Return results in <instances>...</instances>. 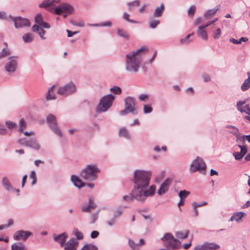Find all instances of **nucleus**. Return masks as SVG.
<instances>
[{
  "instance_id": "18",
  "label": "nucleus",
  "mask_w": 250,
  "mask_h": 250,
  "mask_svg": "<svg viewBox=\"0 0 250 250\" xmlns=\"http://www.w3.org/2000/svg\"><path fill=\"white\" fill-rule=\"evenodd\" d=\"M19 143L21 145L31 147L37 150L40 148V145L35 140H26L25 139H21L19 140Z\"/></svg>"
},
{
  "instance_id": "43",
  "label": "nucleus",
  "mask_w": 250,
  "mask_h": 250,
  "mask_svg": "<svg viewBox=\"0 0 250 250\" xmlns=\"http://www.w3.org/2000/svg\"><path fill=\"white\" fill-rule=\"evenodd\" d=\"M26 123L24 119H22L20 121V128H19V131L20 132H22L23 130L26 127Z\"/></svg>"
},
{
  "instance_id": "63",
  "label": "nucleus",
  "mask_w": 250,
  "mask_h": 250,
  "mask_svg": "<svg viewBox=\"0 0 250 250\" xmlns=\"http://www.w3.org/2000/svg\"><path fill=\"white\" fill-rule=\"evenodd\" d=\"M203 77L204 78V81L206 82H208L210 81V77L208 74H204L203 76Z\"/></svg>"
},
{
  "instance_id": "20",
  "label": "nucleus",
  "mask_w": 250,
  "mask_h": 250,
  "mask_svg": "<svg viewBox=\"0 0 250 250\" xmlns=\"http://www.w3.org/2000/svg\"><path fill=\"white\" fill-rule=\"evenodd\" d=\"M78 243L76 239L74 238H71L66 243L65 242V244L62 247L64 248L65 250H76V246L78 245Z\"/></svg>"
},
{
  "instance_id": "59",
  "label": "nucleus",
  "mask_w": 250,
  "mask_h": 250,
  "mask_svg": "<svg viewBox=\"0 0 250 250\" xmlns=\"http://www.w3.org/2000/svg\"><path fill=\"white\" fill-rule=\"evenodd\" d=\"M139 99L142 101H145L148 98V96L146 94H142L139 96Z\"/></svg>"
},
{
  "instance_id": "32",
  "label": "nucleus",
  "mask_w": 250,
  "mask_h": 250,
  "mask_svg": "<svg viewBox=\"0 0 250 250\" xmlns=\"http://www.w3.org/2000/svg\"><path fill=\"white\" fill-rule=\"evenodd\" d=\"M72 233L77 238L76 240H82L83 238V233L79 230L77 228H74L72 231Z\"/></svg>"
},
{
  "instance_id": "34",
  "label": "nucleus",
  "mask_w": 250,
  "mask_h": 250,
  "mask_svg": "<svg viewBox=\"0 0 250 250\" xmlns=\"http://www.w3.org/2000/svg\"><path fill=\"white\" fill-rule=\"evenodd\" d=\"M250 87V77L247 79L245 80L242 85H241V89L242 91H244L248 89Z\"/></svg>"
},
{
  "instance_id": "57",
  "label": "nucleus",
  "mask_w": 250,
  "mask_h": 250,
  "mask_svg": "<svg viewBox=\"0 0 250 250\" xmlns=\"http://www.w3.org/2000/svg\"><path fill=\"white\" fill-rule=\"evenodd\" d=\"M99 235V232L96 230H93L91 232L90 237L92 239L97 238Z\"/></svg>"
},
{
  "instance_id": "51",
  "label": "nucleus",
  "mask_w": 250,
  "mask_h": 250,
  "mask_svg": "<svg viewBox=\"0 0 250 250\" xmlns=\"http://www.w3.org/2000/svg\"><path fill=\"white\" fill-rule=\"evenodd\" d=\"M12 17L10 16H7L6 14L4 12H0V19L9 20H11Z\"/></svg>"
},
{
  "instance_id": "49",
  "label": "nucleus",
  "mask_w": 250,
  "mask_h": 250,
  "mask_svg": "<svg viewBox=\"0 0 250 250\" xmlns=\"http://www.w3.org/2000/svg\"><path fill=\"white\" fill-rule=\"evenodd\" d=\"M152 111V108L150 105L145 104L144 106V112L145 113H149Z\"/></svg>"
},
{
  "instance_id": "61",
  "label": "nucleus",
  "mask_w": 250,
  "mask_h": 250,
  "mask_svg": "<svg viewBox=\"0 0 250 250\" xmlns=\"http://www.w3.org/2000/svg\"><path fill=\"white\" fill-rule=\"evenodd\" d=\"M27 178V175L26 174L24 175L23 176L22 179V181H21V187L22 188H23L24 187Z\"/></svg>"
},
{
  "instance_id": "41",
  "label": "nucleus",
  "mask_w": 250,
  "mask_h": 250,
  "mask_svg": "<svg viewBox=\"0 0 250 250\" xmlns=\"http://www.w3.org/2000/svg\"><path fill=\"white\" fill-rule=\"evenodd\" d=\"M191 36V35H188L186 38L181 39L180 40V42L182 44H187L190 42L192 40H190L189 38Z\"/></svg>"
},
{
  "instance_id": "60",
  "label": "nucleus",
  "mask_w": 250,
  "mask_h": 250,
  "mask_svg": "<svg viewBox=\"0 0 250 250\" xmlns=\"http://www.w3.org/2000/svg\"><path fill=\"white\" fill-rule=\"evenodd\" d=\"M122 213H123L122 210L118 209L116 210V211H115L113 215L115 217L117 218L118 216L121 215L122 214Z\"/></svg>"
},
{
  "instance_id": "1",
  "label": "nucleus",
  "mask_w": 250,
  "mask_h": 250,
  "mask_svg": "<svg viewBox=\"0 0 250 250\" xmlns=\"http://www.w3.org/2000/svg\"><path fill=\"white\" fill-rule=\"evenodd\" d=\"M152 173L149 171L136 169L133 172L131 180L133 187L129 195H125L123 200L127 202L136 200L144 203L148 197L153 196L156 191V186L149 185Z\"/></svg>"
},
{
  "instance_id": "5",
  "label": "nucleus",
  "mask_w": 250,
  "mask_h": 250,
  "mask_svg": "<svg viewBox=\"0 0 250 250\" xmlns=\"http://www.w3.org/2000/svg\"><path fill=\"white\" fill-rule=\"evenodd\" d=\"M35 20L36 24L33 26L32 28V31L36 32L42 39H45L46 38L44 36L45 31L43 29L49 28V24L43 21L42 15L40 14H38L36 15Z\"/></svg>"
},
{
  "instance_id": "30",
  "label": "nucleus",
  "mask_w": 250,
  "mask_h": 250,
  "mask_svg": "<svg viewBox=\"0 0 250 250\" xmlns=\"http://www.w3.org/2000/svg\"><path fill=\"white\" fill-rule=\"evenodd\" d=\"M207 250H216L220 248L219 245L214 243H205Z\"/></svg>"
},
{
  "instance_id": "54",
  "label": "nucleus",
  "mask_w": 250,
  "mask_h": 250,
  "mask_svg": "<svg viewBox=\"0 0 250 250\" xmlns=\"http://www.w3.org/2000/svg\"><path fill=\"white\" fill-rule=\"evenodd\" d=\"M6 125L7 127L9 129H13L16 128V124L11 121H7L6 122Z\"/></svg>"
},
{
  "instance_id": "3",
  "label": "nucleus",
  "mask_w": 250,
  "mask_h": 250,
  "mask_svg": "<svg viewBox=\"0 0 250 250\" xmlns=\"http://www.w3.org/2000/svg\"><path fill=\"white\" fill-rule=\"evenodd\" d=\"M147 51L146 47H143L136 51L126 55V69L131 72H136L140 67L142 57Z\"/></svg>"
},
{
  "instance_id": "13",
  "label": "nucleus",
  "mask_w": 250,
  "mask_h": 250,
  "mask_svg": "<svg viewBox=\"0 0 250 250\" xmlns=\"http://www.w3.org/2000/svg\"><path fill=\"white\" fill-rule=\"evenodd\" d=\"M32 235V233L29 231L20 230L17 231L13 235V238L15 240H22L25 241L27 238Z\"/></svg>"
},
{
  "instance_id": "56",
  "label": "nucleus",
  "mask_w": 250,
  "mask_h": 250,
  "mask_svg": "<svg viewBox=\"0 0 250 250\" xmlns=\"http://www.w3.org/2000/svg\"><path fill=\"white\" fill-rule=\"evenodd\" d=\"M238 139L240 140H242L243 141H248L249 142H250V135H243L240 136Z\"/></svg>"
},
{
  "instance_id": "15",
  "label": "nucleus",
  "mask_w": 250,
  "mask_h": 250,
  "mask_svg": "<svg viewBox=\"0 0 250 250\" xmlns=\"http://www.w3.org/2000/svg\"><path fill=\"white\" fill-rule=\"evenodd\" d=\"M125 107L129 112H131L134 114H137V111L135 107V100L133 98L127 97L125 100Z\"/></svg>"
},
{
  "instance_id": "53",
  "label": "nucleus",
  "mask_w": 250,
  "mask_h": 250,
  "mask_svg": "<svg viewBox=\"0 0 250 250\" xmlns=\"http://www.w3.org/2000/svg\"><path fill=\"white\" fill-rule=\"evenodd\" d=\"M196 10V6L193 5L190 7L188 11V14L189 16L192 17L193 16L194 13Z\"/></svg>"
},
{
  "instance_id": "16",
  "label": "nucleus",
  "mask_w": 250,
  "mask_h": 250,
  "mask_svg": "<svg viewBox=\"0 0 250 250\" xmlns=\"http://www.w3.org/2000/svg\"><path fill=\"white\" fill-rule=\"evenodd\" d=\"M11 20L14 21L16 28L28 26L30 25V21L27 19L21 18V17H18L16 18H12Z\"/></svg>"
},
{
  "instance_id": "50",
  "label": "nucleus",
  "mask_w": 250,
  "mask_h": 250,
  "mask_svg": "<svg viewBox=\"0 0 250 250\" xmlns=\"http://www.w3.org/2000/svg\"><path fill=\"white\" fill-rule=\"evenodd\" d=\"M118 34L119 36L125 38L128 37L127 33L125 31L122 29H119L118 30Z\"/></svg>"
},
{
  "instance_id": "36",
  "label": "nucleus",
  "mask_w": 250,
  "mask_h": 250,
  "mask_svg": "<svg viewBox=\"0 0 250 250\" xmlns=\"http://www.w3.org/2000/svg\"><path fill=\"white\" fill-rule=\"evenodd\" d=\"M22 39L25 42H30L33 41V36L31 33H27L23 36Z\"/></svg>"
},
{
  "instance_id": "55",
  "label": "nucleus",
  "mask_w": 250,
  "mask_h": 250,
  "mask_svg": "<svg viewBox=\"0 0 250 250\" xmlns=\"http://www.w3.org/2000/svg\"><path fill=\"white\" fill-rule=\"evenodd\" d=\"M194 250H207L206 246L204 243L201 245H197L194 247Z\"/></svg>"
},
{
  "instance_id": "14",
  "label": "nucleus",
  "mask_w": 250,
  "mask_h": 250,
  "mask_svg": "<svg viewBox=\"0 0 250 250\" xmlns=\"http://www.w3.org/2000/svg\"><path fill=\"white\" fill-rule=\"evenodd\" d=\"M244 102L239 101L237 103V107L238 110L241 112H245L248 114L245 116V119L250 122V104H246Z\"/></svg>"
},
{
  "instance_id": "46",
  "label": "nucleus",
  "mask_w": 250,
  "mask_h": 250,
  "mask_svg": "<svg viewBox=\"0 0 250 250\" xmlns=\"http://www.w3.org/2000/svg\"><path fill=\"white\" fill-rule=\"evenodd\" d=\"M116 219H117V218L115 217L113 215V217L111 219H110L109 220L106 221L107 224L109 227H112L113 226H114L116 224Z\"/></svg>"
},
{
  "instance_id": "2",
  "label": "nucleus",
  "mask_w": 250,
  "mask_h": 250,
  "mask_svg": "<svg viewBox=\"0 0 250 250\" xmlns=\"http://www.w3.org/2000/svg\"><path fill=\"white\" fill-rule=\"evenodd\" d=\"M60 0H44L40 5V6L46 8L51 12L57 15L62 14L65 18L72 13L73 8L67 3L60 4Z\"/></svg>"
},
{
  "instance_id": "31",
  "label": "nucleus",
  "mask_w": 250,
  "mask_h": 250,
  "mask_svg": "<svg viewBox=\"0 0 250 250\" xmlns=\"http://www.w3.org/2000/svg\"><path fill=\"white\" fill-rule=\"evenodd\" d=\"M188 233L189 230H188L185 231H180L176 232L175 235L179 239H184L188 237Z\"/></svg>"
},
{
  "instance_id": "38",
  "label": "nucleus",
  "mask_w": 250,
  "mask_h": 250,
  "mask_svg": "<svg viewBox=\"0 0 250 250\" xmlns=\"http://www.w3.org/2000/svg\"><path fill=\"white\" fill-rule=\"evenodd\" d=\"M222 31L220 28H217L213 31V38L214 39H218L221 35Z\"/></svg>"
},
{
  "instance_id": "29",
  "label": "nucleus",
  "mask_w": 250,
  "mask_h": 250,
  "mask_svg": "<svg viewBox=\"0 0 250 250\" xmlns=\"http://www.w3.org/2000/svg\"><path fill=\"white\" fill-rule=\"evenodd\" d=\"M165 10V6L164 4H161L160 7H157L154 11V16L155 17H160L162 16Z\"/></svg>"
},
{
  "instance_id": "48",
  "label": "nucleus",
  "mask_w": 250,
  "mask_h": 250,
  "mask_svg": "<svg viewBox=\"0 0 250 250\" xmlns=\"http://www.w3.org/2000/svg\"><path fill=\"white\" fill-rule=\"evenodd\" d=\"M10 54V51L8 48H4L0 53V59H1Z\"/></svg>"
},
{
  "instance_id": "37",
  "label": "nucleus",
  "mask_w": 250,
  "mask_h": 250,
  "mask_svg": "<svg viewBox=\"0 0 250 250\" xmlns=\"http://www.w3.org/2000/svg\"><path fill=\"white\" fill-rule=\"evenodd\" d=\"M190 192L186 190L180 191L179 192V196L181 199L184 200L189 195Z\"/></svg>"
},
{
  "instance_id": "11",
  "label": "nucleus",
  "mask_w": 250,
  "mask_h": 250,
  "mask_svg": "<svg viewBox=\"0 0 250 250\" xmlns=\"http://www.w3.org/2000/svg\"><path fill=\"white\" fill-rule=\"evenodd\" d=\"M47 122L53 131L58 136H61L62 133L57 125L55 116L52 114L49 115L47 117Z\"/></svg>"
},
{
  "instance_id": "40",
  "label": "nucleus",
  "mask_w": 250,
  "mask_h": 250,
  "mask_svg": "<svg viewBox=\"0 0 250 250\" xmlns=\"http://www.w3.org/2000/svg\"><path fill=\"white\" fill-rule=\"evenodd\" d=\"M29 177L30 178L32 179V181L31 183L32 185H34L35 184H36L37 179L36 172L34 170H32L31 171Z\"/></svg>"
},
{
  "instance_id": "8",
  "label": "nucleus",
  "mask_w": 250,
  "mask_h": 250,
  "mask_svg": "<svg viewBox=\"0 0 250 250\" xmlns=\"http://www.w3.org/2000/svg\"><path fill=\"white\" fill-rule=\"evenodd\" d=\"M114 99V96L112 95H107L103 97L97 107V111H107L112 106Z\"/></svg>"
},
{
  "instance_id": "12",
  "label": "nucleus",
  "mask_w": 250,
  "mask_h": 250,
  "mask_svg": "<svg viewBox=\"0 0 250 250\" xmlns=\"http://www.w3.org/2000/svg\"><path fill=\"white\" fill-rule=\"evenodd\" d=\"M17 66V58L12 57L8 59L7 62L5 63V67L7 72L12 73L15 71Z\"/></svg>"
},
{
  "instance_id": "21",
  "label": "nucleus",
  "mask_w": 250,
  "mask_h": 250,
  "mask_svg": "<svg viewBox=\"0 0 250 250\" xmlns=\"http://www.w3.org/2000/svg\"><path fill=\"white\" fill-rule=\"evenodd\" d=\"M71 181L75 187L80 188L85 186V183L82 179L75 175H72L71 176Z\"/></svg>"
},
{
  "instance_id": "26",
  "label": "nucleus",
  "mask_w": 250,
  "mask_h": 250,
  "mask_svg": "<svg viewBox=\"0 0 250 250\" xmlns=\"http://www.w3.org/2000/svg\"><path fill=\"white\" fill-rule=\"evenodd\" d=\"M11 250H27V248L21 242L15 243L11 245Z\"/></svg>"
},
{
  "instance_id": "52",
  "label": "nucleus",
  "mask_w": 250,
  "mask_h": 250,
  "mask_svg": "<svg viewBox=\"0 0 250 250\" xmlns=\"http://www.w3.org/2000/svg\"><path fill=\"white\" fill-rule=\"evenodd\" d=\"M123 17H124V19H125V20H126L127 21H128L129 22L134 23H137V22L135 21L129 19L130 15L126 13H125L124 14Z\"/></svg>"
},
{
  "instance_id": "28",
  "label": "nucleus",
  "mask_w": 250,
  "mask_h": 250,
  "mask_svg": "<svg viewBox=\"0 0 250 250\" xmlns=\"http://www.w3.org/2000/svg\"><path fill=\"white\" fill-rule=\"evenodd\" d=\"M119 136L121 137H124L128 139H130L131 138V136L128 130L125 127H123L120 129Z\"/></svg>"
},
{
  "instance_id": "6",
  "label": "nucleus",
  "mask_w": 250,
  "mask_h": 250,
  "mask_svg": "<svg viewBox=\"0 0 250 250\" xmlns=\"http://www.w3.org/2000/svg\"><path fill=\"white\" fill-rule=\"evenodd\" d=\"M161 240L164 242V245L167 248V249L176 250L181 248L180 242L175 238L172 234L170 233H166L161 238Z\"/></svg>"
},
{
  "instance_id": "23",
  "label": "nucleus",
  "mask_w": 250,
  "mask_h": 250,
  "mask_svg": "<svg viewBox=\"0 0 250 250\" xmlns=\"http://www.w3.org/2000/svg\"><path fill=\"white\" fill-rule=\"evenodd\" d=\"M96 208V205L94 203L92 197H90L88 200V204L87 206H83L81 208L83 212H89L91 209H94Z\"/></svg>"
},
{
  "instance_id": "9",
  "label": "nucleus",
  "mask_w": 250,
  "mask_h": 250,
  "mask_svg": "<svg viewBox=\"0 0 250 250\" xmlns=\"http://www.w3.org/2000/svg\"><path fill=\"white\" fill-rule=\"evenodd\" d=\"M195 24L196 25L201 24V25L199 26L198 29L197 31L198 36L204 40H207L208 36L205 28L208 25L207 23L203 22V19L202 18L197 19L195 22Z\"/></svg>"
},
{
  "instance_id": "58",
  "label": "nucleus",
  "mask_w": 250,
  "mask_h": 250,
  "mask_svg": "<svg viewBox=\"0 0 250 250\" xmlns=\"http://www.w3.org/2000/svg\"><path fill=\"white\" fill-rule=\"evenodd\" d=\"M230 130H229L230 133L235 135L238 133V129L233 126L228 127Z\"/></svg>"
},
{
  "instance_id": "24",
  "label": "nucleus",
  "mask_w": 250,
  "mask_h": 250,
  "mask_svg": "<svg viewBox=\"0 0 250 250\" xmlns=\"http://www.w3.org/2000/svg\"><path fill=\"white\" fill-rule=\"evenodd\" d=\"M1 183L3 187L7 191L10 190V188H12V187H13L9 179L6 176L3 177L2 178Z\"/></svg>"
},
{
  "instance_id": "27",
  "label": "nucleus",
  "mask_w": 250,
  "mask_h": 250,
  "mask_svg": "<svg viewBox=\"0 0 250 250\" xmlns=\"http://www.w3.org/2000/svg\"><path fill=\"white\" fill-rule=\"evenodd\" d=\"M245 213L241 211H238L234 213L230 218V221H236L239 222V220L244 216Z\"/></svg>"
},
{
  "instance_id": "17",
  "label": "nucleus",
  "mask_w": 250,
  "mask_h": 250,
  "mask_svg": "<svg viewBox=\"0 0 250 250\" xmlns=\"http://www.w3.org/2000/svg\"><path fill=\"white\" fill-rule=\"evenodd\" d=\"M68 237V235L66 232H63L57 235L54 234L53 235V238L54 241L59 243L61 247L64 246Z\"/></svg>"
},
{
  "instance_id": "44",
  "label": "nucleus",
  "mask_w": 250,
  "mask_h": 250,
  "mask_svg": "<svg viewBox=\"0 0 250 250\" xmlns=\"http://www.w3.org/2000/svg\"><path fill=\"white\" fill-rule=\"evenodd\" d=\"M112 25L110 21H106L100 24H92L91 26H111Z\"/></svg>"
},
{
  "instance_id": "10",
  "label": "nucleus",
  "mask_w": 250,
  "mask_h": 250,
  "mask_svg": "<svg viewBox=\"0 0 250 250\" xmlns=\"http://www.w3.org/2000/svg\"><path fill=\"white\" fill-rule=\"evenodd\" d=\"M76 91V87L72 83L59 88L58 90V93L62 96H67Z\"/></svg>"
},
{
  "instance_id": "35",
  "label": "nucleus",
  "mask_w": 250,
  "mask_h": 250,
  "mask_svg": "<svg viewBox=\"0 0 250 250\" xmlns=\"http://www.w3.org/2000/svg\"><path fill=\"white\" fill-rule=\"evenodd\" d=\"M81 250H98V248L95 245L87 244L84 245Z\"/></svg>"
},
{
  "instance_id": "4",
  "label": "nucleus",
  "mask_w": 250,
  "mask_h": 250,
  "mask_svg": "<svg viewBox=\"0 0 250 250\" xmlns=\"http://www.w3.org/2000/svg\"><path fill=\"white\" fill-rule=\"evenodd\" d=\"M100 169L95 164L86 165L81 171L80 176L83 179L88 181H95Z\"/></svg>"
},
{
  "instance_id": "64",
  "label": "nucleus",
  "mask_w": 250,
  "mask_h": 250,
  "mask_svg": "<svg viewBox=\"0 0 250 250\" xmlns=\"http://www.w3.org/2000/svg\"><path fill=\"white\" fill-rule=\"evenodd\" d=\"M248 41V39L247 37H241L239 41V44H240L242 43V42H246Z\"/></svg>"
},
{
  "instance_id": "7",
  "label": "nucleus",
  "mask_w": 250,
  "mask_h": 250,
  "mask_svg": "<svg viewBox=\"0 0 250 250\" xmlns=\"http://www.w3.org/2000/svg\"><path fill=\"white\" fill-rule=\"evenodd\" d=\"M207 166L205 162L200 157H197L191 163L189 166V171L191 173L199 171L203 174H206Z\"/></svg>"
},
{
  "instance_id": "42",
  "label": "nucleus",
  "mask_w": 250,
  "mask_h": 250,
  "mask_svg": "<svg viewBox=\"0 0 250 250\" xmlns=\"http://www.w3.org/2000/svg\"><path fill=\"white\" fill-rule=\"evenodd\" d=\"M128 244L129 246L134 250H137L139 247V244L135 243L132 240H128Z\"/></svg>"
},
{
  "instance_id": "39",
  "label": "nucleus",
  "mask_w": 250,
  "mask_h": 250,
  "mask_svg": "<svg viewBox=\"0 0 250 250\" xmlns=\"http://www.w3.org/2000/svg\"><path fill=\"white\" fill-rule=\"evenodd\" d=\"M139 5H140V1L138 0H136L133 2H129L127 4L128 10L129 11H131L132 10L133 7L138 6Z\"/></svg>"
},
{
  "instance_id": "22",
  "label": "nucleus",
  "mask_w": 250,
  "mask_h": 250,
  "mask_svg": "<svg viewBox=\"0 0 250 250\" xmlns=\"http://www.w3.org/2000/svg\"><path fill=\"white\" fill-rule=\"evenodd\" d=\"M237 150L233 153V156H244L247 152L246 146L238 145L236 148Z\"/></svg>"
},
{
  "instance_id": "62",
  "label": "nucleus",
  "mask_w": 250,
  "mask_h": 250,
  "mask_svg": "<svg viewBox=\"0 0 250 250\" xmlns=\"http://www.w3.org/2000/svg\"><path fill=\"white\" fill-rule=\"evenodd\" d=\"M7 223H8V224L7 225H6L7 228H8L10 227V226H11L12 225H13V224L14 223L13 220L12 219H8Z\"/></svg>"
},
{
  "instance_id": "47",
  "label": "nucleus",
  "mask_w": 250,
  "mask_h": 250,
  "mask_svg": "<svg viewBox=\"0 0 250 250\" xmlns=\"http://www.w3.org/2000/svg\"><path fill=\"white\" fill-rule=\"evenodd\" d=\"M160 23V21L157 20H150L149 21V25L150 27L152 28H155L157 25Z\"/></svg>"
},
{
  "instance_id": "33",
  "label": "nucleus",
  "mask_w": 250,
  "mask_h": 250,
  "mask_svg": "<svg viewBox=\"0 0 250 250\" xmlns=\"http://www.w3.org/2000/svg\"><path fill=\"white\" fill-rule=\"evenodd\" d=\"M56 86L54 85L49 89L48 94L46 96L47 99L53 100L56 99L55 95L53 93L54 90Z\"/></svg>"
},
{
  "instance_id": "19",
  "label": "nucleus",
  "mask_w": 250,
  "mask_h": 250,
  "mask_svg": "<svg viewBox=\"0 0 250 250\" xmlns=\"http://www.w3.org/2000/svg\"><path fill=\"white\" fill-rule=\"evenodd\" d=\"M171 180L169 178L166 179L161 185L159 189L158 190L159 195H162L167 192L168 188L170 185Z\"/></svg>"
},
{
  "instance_id": "45",
  "label": "nucleus",
  "mask_w": 250,
  "mask_h": 250,
  "mask_svg": "<svg viewBox=\"0 0 250 250\" xmlns=\"http://www.w3.org/2000/svg\"><path fill=\"white\" fill-rule=\"evenodd\" d=\"M110 91L116 94H120L122 90L119 87L115 86L110 88Z\"/></svg>"
},
{
  "instance_id": "25",
  "label": "nucleus",
  "mask_w": 250,
  "mask_h": 250,
  "mask_svg": "<svg viewBox=\"0 0 250 250\" xmlns=\"http://www.w3.org/2000/svg\"><path fill=\"white\" fill-rule=\"evenodd\" d=\"M218 9L219 8L217 7V8H215L206 11L204 13V18L207 20L210 19L213 17L214 14L218 11Z\"/></svg>"
}]
</instances>
